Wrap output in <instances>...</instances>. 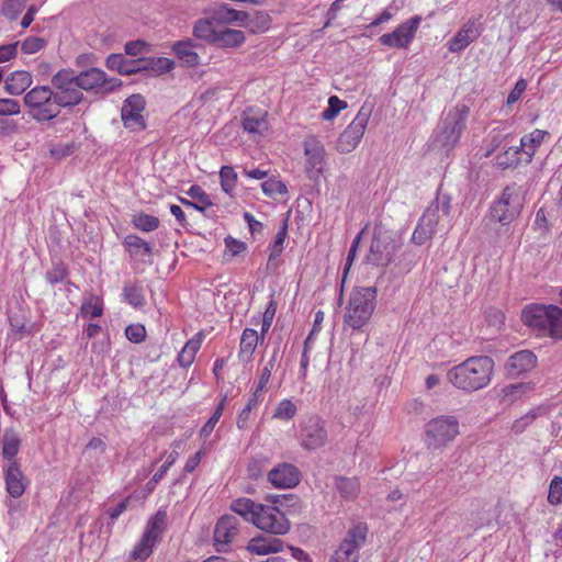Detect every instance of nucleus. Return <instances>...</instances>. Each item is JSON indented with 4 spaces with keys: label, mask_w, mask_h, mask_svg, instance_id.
I'll return each instance as SVG.
<instances>
[{
    "label": "nucleus",
    "mask_w": 562,
    "mask_h": 562,
    "mask_svg": "<svg viewBox=\"0 0 562 562\" xmlns=\"http://www.w3.org/2000/svg\"><path fill=\"white\" fill-rule=\"evenodd\" d=\"M494 373V361L487 356L470 357L447 372V380L457 389L474 392L486 387Z\"/></svg>",
    "instance_id": "f257e3e1"
},
{
    "label": "nucleus",
    "mask_w": 562,
    "mask_h": 562,
    "mask_svg": "<svg viewBox=\"0 0 562 562\" xmlns=\"http://www.w3.org/2000/svg\"><path fill=\"white\" fill-rule=\"evenodd\" d=\"M469 115L470 108L464 103H458L442 113L432 134V147L445 153L451 151L467 130Z\"/></svg>",
    "instance_id": "f03ea898"
},
{
    "label": "nucleus",
    "mask_w": 562,
    "mask_h": 562,
    "mask_svg": "<svg viewBox=\"0 0 562 562\" xmlns=\"http://www.w3.org/2000/svg\"><path fill=\"white\" fill-rule=\"evenodd\" d=\"M521 321L540 337L562 340V308L557 305L528 304L521 312Z\"/></svg>",
    "instance_id": "7ed1b4c3"
},
{
    "label": "nucleus",
    "mask_w": 562,
    "mask_h": 562,
    "mask_svg": "<svg viewBox=\"0 0 562 562\" xmlns=\"http://www.w3.org/2000/svg\"><path fill=\"white\" fill-rule=\"evenodd\" d=\"M375 299L374 286L355 285L346 307L345 324L355 330L367 325L374 312Z\"/></svg>",
    "instance_id": "20e7f679"
},
{
    "label": "nucleus",
    "mask_w": 562,
    "mask_h": 562,
    "mask_svg": "<svg viewBox=\"0 0 562 562\" xmlns=\"http://www.w3.org/2000/svg\"><path fill=\"white\" fill-rule=\"evenodd\" d=\"M29 115L37 123H45L60 114V105L50 86L38 85L29 90L23 98Z\"/></svg>",
    "instance_id": "39448f33"
},
{
    "label": "nucleus",
    "mask_w": 562,
    "mask_h": 562,
    "mask_svg": "<svg viewBox=\"0 0 562 562\" xmlns=\"http://www.w3.org/2000/svg\"><path fill=\"white\" fill-rule=\"evenodd\" d=\"M50 88L60 108H74L83 100V93L79 89L74 69H60L53 75Z\"/></svg>",
    "instance_id": "423d86ee"
},
{
    "label": "nucleus",
    "mask_w": 562,
    "mask_h": 562,
    "mask_svg": "<svg viewBox=\"0 0 562 562\" xmlns=\"http://www.w3.org/2000/svg\"><path fill=\"white\" fill-rule=\"evenodd\" d=\"M459 422L454 416L441 415L425 425V443L428 448L440 449L459 435Z\"/></svg>",
    "instance_id": "0eeeda50"
},
{
    "label": "nucleus",
    "mask_w": 562,
    "mask_h": 562,
    "mask_svg": "<svg viewBox=\"0 0 562 562\" xmlns=\"http://www.w3.org/2000/svg\"><path fill=\"white\" fill-rule=\"evenodd\" d=\"M254 526L265 533L284 536L291 529L286 515L276 505L261 504L254 521Z\"/></svg>",
    "instance_id": "6e6552de"
},
{
    "label": "nucleus",
    "mask_w": 562,
    "mask_h": 562,
    "mask_svg": "<svg viewBox=\"0 0 562 562\" xmlns=\"http://www.w3.org/2000/svg\"><path fill=\"white\" fill-rule=\"evenodd\" d=\"M368 527L366 524H357L349 529L347 536L333 554L330 562H358L359 550L366 542Z\"/></svg>",
    "instance_id": "1a4fd4ad"
},
{
    "label": "nucleus",
    "mask_w": 562,
    "mask_h": 562,
    "mask_svg": "<svg viewBox=\"0 0 562 562\" xmlns=\"http://www.w3.org/2000/svg\"><path fill=\"white\" fill-rule=\"evenodd\" d=\"M299 440L305 450H316L326 445L328 432L325 420L318 415H311L304 418L300 425Z\"/></svg>",
    "instance_id": "9d476101"
},
{
    "label": "nucleus",
    "mask_w": 562,
    "mask_h": 562,
    "mask_svg": "<svg viewBox=\"0 0 562 562\" xmlns=\"http://www.w3.org/2000/svg\"><path fill=\"white\" fill-rule=\"evenodd\" d=\"M370 116L371 109L364 105L361 106L352 122L339 135L336 145L338 151L346 154L357 147L364 134Z\"/></svg>",
    "instance_id": "9b49d317"
},
{
    "label": "nucleus",
    "mask_w": 562,
    "mask_h": 562,
    "mask_svg": "<svg viewBox=\"0 0 562 562\" xmlns=\"http://www.w3.org/2000/svg\"><path fill=\"white\" fill-rule=\"evenodd\" d=\"M521 205L516 188L506 187L501 198L492 205L491 216L502 225H508L519 215Z\"/></svg>",
    "instance_id": "f8f14e48"
},
{
    "label": "nucleus",
    "mask_w": 562,
    "mask_h": 562,
    "mask_svg": "<svg viewBox=\"0 0 562 562\" xmlns=\"http://www.w3.org/2000/svg\"><path fill=\"white\" fill-rule=\"evenodd\" d=\"M451 200L448 195H438L426 209L419 221L437 233L450 226Z\"/></svg>",
    "instance_id": "ddd939ff"
},
{
    "label": "nucleus",
    "mask_w": 562,
    "mask_h": 562,
    "mask_svg": "<svg viewBox=\"0 0 562 562\" xmlns=\"http://www.w3.org/2000/svg\"><path fill=\"white\" fill-rule=\"evenodd\" d=\"M76 78L80 91L111 92L122 85L119 78H106L103 70L94 67L76 71Z\"/></svg>",
    "instance_id": "4468645a"
},
{
    "label": "nucleus",
    "mask_w": 562,
    "mask_h": 562,
    "mask_svg": "<svg viewBox=\"0 0 562 562\" xmlns=\"http://www.w3.org/2000/svg\"><path fill=\"white\" fill-rule=\"evenodd\" d=\"M395 244L386 233H374L366 263L375 267L386 266L394 257Z\"/></svg>",
    "instance_id": "2eb2a0df"
},
{
    "label": "nucleus",
    "mask_w": 562,
    "mask_h": 562,
    "mask_svg": "<svg viewBox=\"0 0 562 562\" xmlns=\"http://www.w3.org/2000/svg\"><path fill=\"white\" fill-rule=\"evenodd\" d=\"M239 532V520L233 515L221 517L214 528L213 544L217 552H227Z\"/></svg>",
    "instance_id": "dca6fc26"
},
{
    "label": "nucleus",
    "mask_w": 562,
    "mask_h": 562,
    "mask_svg": "<svg viewBox=\"0 0 562 562\" xmlns=\"http://www.w3.org/2000/svg\"><path fill=\"white\" fill-rule=\"evenodd\" d=\"M145 100L140 94L128 97L121 109V117L124 126L131 131H143L146 128V121L143 115Z\"/></svg>",
    "instance_id": "f3484780"
},
{
    "label": "nucleus",
    "mask_w": 562,
    "mask_h": 562,
    "mask_svg": "<svg viewBox=\"0 0 562 562\" xmlns=\"http://www.w3.org/2000/svg\"><path fill=\"white\" fill-rule=\"evenodd\" d=\"M420 23L419 16H413L404 23L400 24L393 32L383 34L379 41L381 44L394 47L406 48L413 41L415 32Z\"/></svg>",
    "instance_id": "a211bd4d"
},
{
    "label": "nucleus",
    "mask_w": 562,
    "mask_h": 562,
    "mask_svg": "<svg viewBox=\"0 0 562 562\" xmlns=\"http://www.w3.org/2000/svg\"><path fill=\"white\" fill-rule=\"evenodd\" d=\"M279 537L280 536H272L268 533L257 535L248 541L246 550L250 554L255 555H268L282 552L284 549V542Z\"/></svg>",
    "instance_id": "6ab92c4d"
},
{
    "label": "nucleus",
    "mask_w": 562,
    "mask_h": 562,
    "mask_svg": "<svg viewBox=\"0 0 562 562\" xmlns=\"http://www.w3.org/2000/svg\"><path fill=\"white\" fill-rule=\"evenodd\" d=\"M268 481L276 488H292L300 483V471L290 463H281L268 473Z\"/></svg>",
    "instance_id": "aec40b11"
},
{
    "label": "nucleus",
    "mask_w": 562,
    "mask_h": 562,
    "mask_svg": "<svg viewBox=\"0 0 562 562\" xmlns=\"http://www.w3.org/2000/svg\"><path fill=\"white\" fill-rule=\"evenodd\" d=\"M482 33V27L477 20H469L448 42V49L451 53L463 50L469 44L474 42Z\"/></svg>",
    "instance_id": "412c9836"
},
{
    "label": "nucleus",
    "mask_w": 562,
    "mask_h": 562,
    "mask_svg": "<svg viewBox=\"0 0 562 562\" xmlns=\"http://www.w3.org/2000/svg\"><path fill=\"white\" fill-rule=\"evenodd\" d=\"M537 364V357L531 350H520L508 357L505 369L509 376L516 378L531 371Z\"/></svg>",
    "instance_id": "4be33fe9"
},
{
    "label": "nucleus",
    "mask_w": 562,
    "mask_h": 562,
    "mask_svg": "<svg viewBox=\"0 0 562 562\" xmlns=\"http://www.w3.org/2000/svg\"><path fill=\"white\" fill-rule=\"evenodd\" d=\"M4 91L10 95L23 94L33 83V76L26 70H15L3 79Z\"/></svg>",
    "instance_id": "5701e85b"
},
{
    "label": "nucleus",
    "mask_w": 562,
    "mask_h": 562,
    "mask_svg": "<svg viewBox=\"0 0 562 562\" xmlns=\"http://www.w3.org/2000/svg\"><path fill=\"white\" fill-rule=\"evenodd\" d=\"M4 472L8 493L14 498L20 497L24 493L26 486L25 477L20 465L16 461H12L4 468Z\"/></svg>",
    "instance_id": "b1692460"
},
{
    "label": "nucleus",
    "mask_w": 562,
    "mask_h": 562,
    "mask_svg": "<svg viewBox=\"0 0 562 562\" xmlns=\"http://www.w3.org/2000/svg\"><path fill=\"white\" fill-rule=\"evenodd\" d=\"M125 251L134 260L145 261L153 255V246L137 235H127L123 240Z\"/></svg>",
    "instance_id": "393cba45"
},
{
    "label": "nucleus",
    "mask_w": 562,
    "mask_h": 562,
    "mask_svg": "<svg viewBox=\"0 0 562 562\" xmlns=\"http://www.w3.org/2000/svg\"><path fill=\"white\" fill-rule=\"evenodd\" d=\"M187 194L193 199V201L179 198L180 203L184 206L192 207L203 214H205L210 207L214 206L211 196L198 184L191 186Z\"/></svg>",
    "instance_id": "a878e982"
},
{
    "label": "nucleus",
    "mask_w": 562,
    "mask_h": 562,
    "mask_svg": "<svg viewBox=\"0 0 562 562\" xmlns=\"http://www.w3.org/2000/svg\"><path fill=\"white\" fill-rule=\"evenodd\" d=\"M245 41L246 36L243 31L222 27L217 30L213 45L221 48H234L241 46Z\"/></svg>",
    "instance_id": "bb28decb"
},
{
    "label": "nucleus",
    "mask_w": 562,
    "mask_h": 562,
    "mask_svg": "<svg viewBox=\"0 0 562 562\" xmlns=\"http://www.w3.org/2000/svg\"><path fill=\"white\" fill-rule=\"evenodd\" d=\"M288 236V220H284L282 222V225L280 226L273 243L270 245V255L267 262V269L268 270H277L279 263H280V255L283 251L284 248V241Z\"/></svg>",
    "instance_id": "cd10ccee"
},
{
    "label": "nucleus",
    "mask_w": 562,
    "mask_h": 562,
    "mask_svg": "<svg viewBox=\"0 0 562 562\" xmlns=\"http://www.w3.org/2000/svg\"><path fill=\"white\" fill-rule=\"evenodd\" d=\"M195 47V42L191 38H187L176 42L172 46V50L184 65L193 67L200 61L198 53L194 52Z\"/></svg>",
    "instance_id": "c85d7f7f"
},
{
    "label": "nucleus",
    "mask_w": 562,
    "mask_h": 562,
    "mask_svg": "<svg viewBox=\"0 0 562 562\" xmlns=\"http://www.w3.org/2000/svg\"><path fill=\"white\" fill-rule=\"evenodd\" d=\"M306 155V169L310 178L318 177L323 171L324 165V148L314 144L305 147Z\"/></svg>",
    "instance_id": "c756f323"
},
{
    "label": "nucleus",
    "mask_w": 562,
    "mask_h": 562,
    "mask_svg": "<svg viewBox=\"0 0 562 562\" xmlns=\"http://www.w3.org/2000/svg\"><path fill=\"white\" fill-rule=\"evenodd\" d=\"M261 503H256L248 497H239L231 503L229 508L243 517L247 522L254 525L256 516L259 512Z\"/></svg>",
    "instance_id": "7c9ffc66"
},
{
    "label": "nucleus",
    "mask_w": 562,
    "mask_h": 562,
    "mask_svg": "<svg viewBox=\"0 0 562 562\" xmlns=\"http://www.w3.org/2000/svg\"><path fill=\"white\" fill-rule=\"evenodd\" d=\"M248 18L249 14L247 12L235 10L229 8L227 4L218 5L212 15V20L226 23H237L240 26L251 24L246 22Z\"/></svg>",
    "instance_id": "2f4dec72"
},
{
    "label": "nucleus",
    "mask_w": 562,
    "mask_h": 562,
    "mask_svg": "<svg viewBox=\"0 0 562 562\" xmlns=\"http://www.w3.org/2000/svg\"><path fill=\"white\" fill-rule=\"evenodd\" d=\"M261 340L257 330L252 328H246L243 331L240 338L239 353L238 357L243 362H249L252 355Z\"/></svg>",
    "instance_id": "473e14b6"
},
{
    "label": "nucleus",
    "mask_w": 562,
    "mask_h": 562,
    "mask_svg": "<svg viewBox=\"0 0 562 562\" xmlns=\"http://www.w3.org/2000/svg\"><path fill=\"white\" fill-rule=\"evenodd\" d=\"M546 135H548L547 132L541 131V130H535L530 134L521 137L520 148L525 155L524 162L529 164L532 160V157H533L537 148L540 147Z\"/></svg>",
    "instance_id": "72a5a7b5"
},
{
    "label": "nucleus",
    "mask_w": 562,
    "mask_h": 562,
    "mask_svg": "<svg viewBox=\"0 0 562 562\" xmlns=\"http://www.w3.org/2000/svg\"><path fill=\"white\" fill-rule=\"evenodd\" d=\"M167 526V512L159 509L154 516H151L145 527L144 533L157 543L160 541L162 533Z\"/></svg>",
    "instance_id": "f704fd0d"
},
{
    "label": "nucleus",
    "mask_w": 562,
    "mask_h": 562,
    "mask_svg": "<svg viewBox=\"0 0 562 562\" xmlns=\"http://www.w3.org/2000/svg\"><path fill=\"white\" fill-rule=\"evenodd\" d=\"M263 396L265 392L259 391L257 389L254 390L246 406L240 411V413L237 416L236 425L239 429H246L248 427L250 420V413L252 409L259 406V404L263 401Z\"/></svg>",
    "instance_id": "c9c22d12"
},
{
    "label": "nucleus",
    "mask_w": 562,
    "mask_h": 562,
    "mask_svg": "<svg viewBox=\"0 0 562 562\" xmlns=\"http://www.w3.org/2000/svg\"><path fill=\"white\" fill-rule=\"evenodd\" d=\"M202 340H203V334L198 333L189 341H187V344L184 345V347L182 348V350L180 351V353L178 356V361L181 367L186 368V367H189L192 364L196 352L201 348Z\"/></svg>",
    "instance_id": "e433bc0d"
},
{
    "label": "nucleus",
    "mask_w": 562,
    "mask_h": 562,
    "mask_svg": "<svg viewBox=\"0 0 562 562\" xmlns=\"http://www.w3.org/2000/svg\"><path fill=\"white\" fill-rule=\"evenodd\" d=\"M217 30L212 19H199L193 24L192 33L198 40L213 45Z\"/></svg>",
    "instance_id": "4c0bfd02"
},
{
    "label": "nucleus",
    "mask_w": 562,
    "mask_h": 562,
    "mask_svg": "<svg viewBox=\"0 0 562 562\" xmlns=\"http://www.w3.org/2000/svg\"><path fill=\"white\" fill-rule=\"evenodd\" d=\"M335 486L340 496L347 501H353L360 493V484L357 477H337Z\"/></svg>",
    "instance_id": "58836bf2"
},
{
    "label": "nucleus",
    "mask_w": 562,
    "mask_h": 562,
    "mask_svg": "<svg viewBox=\"0 0 562 562\" xmlns=\"http://www.w3.org/2000/svg\"><path fill=\"white\" fill-rule=\"evenodd\" d=\"M80 313L83 317L95 318L103 313V301L95 294H86L82 300Z\"/></svg>",
    "instance_id": "ea45409f"
},
{
    "label": "nucleus",
    "mask_w": 562,
    "mask_h": 562,
    "mask_svg": "<svg viewBox=\"0 0 562 562\" xmlns=\"http://www.w3.org/2000/svg\"><path fill=\"white\" fill-rule=\"evenodd\" d=\"M21 440L13 430H5L2 440V457L11 463L20 450Z\"/></svg>",
    "instance_id": "a19ab883"
},
{
    "label": "nucleus",
    "mask_w": 562,
    "mask_h": 562,
    "mask_svg": "<svg viewBox=\"0 0 562 562\" xmlns=\"http://www.w3.org/2000/svg\"><path fill=\"white\" fill-rule=\"evenodd\" d=\"M156 546V541L143 535L130 554L131 560L134 562H145Z\"/></svg>",
    "instance_id": "79ce46f5"
},
{
    "label": "nucleus",
    "mask_w": 562,
    "mask_h": 562,
    "mask_svg": "<svg viewBox=\"0 0 562 562\" xmlns=\"http://www.w3.org/2000/svg\"><path fill=\"white\" fill-rule=\"evenodd\" d=\"M140 64L144 70L153 71L155 75L168 72L173 67V61L167 57L142 58Z\"/></svg>",
    "instance_id": "37998d69"
},
{
    "label": "nucleus",
    "mask_w": 562,
    "mask_h": 562,
    "mask_svg": "<svg viewBox=\"0 0 562 562\" xmlns=\"http://www.w3.org/2000/svg\"><path fill=\"white\" fill-rule=\"evenodd\" d=\"M278 357H279V350L274 349L272 351V355L269 358V360L265 363L263 368L260 370L258 383L255 389L266 393V389L271 379L272 371L276 368Z\"/></svg>",
    "instance_id": "c03bdc74"
},
{
    "label": "nucleus",
    "mask_w": 562,
    "mask_h": 562,
    "mask_svg": "<svg viewBox=\"0 0 562 562\" xmlns=\"http://www.w3.org/2000/svg\"><path fill=\"white\" fill-rule=\"evenodd\" d=\"M159 218L146 213H138L133 216L132 224L136 229L150 233L159 227Z\"/></svg>",
    "instance_id": "a18cd8bd"
},
{
    "label": "nucleus",
    "mask_w": 562,
    "mask_h": 562,
    "mask_svg": "<svg viewBox=\"0 0 562 562\" xmlns=\"http://www.w3.org/2000/svg\"><path fill=\"white\" fill-rule=\"evenodd\" d=\"M498 164L505 168L516 166L524 161L525 155L520 146H512L497 157Z\"/></svg>",
    "instance_id": "49530a36"
},
{
    "label": "nucleus",
    "mask_w": 562,
    "mask_h": 562,
    "mask_svg": "<svg viewBox=\"0 0 562 562\" xmlns=\"http://www.w3.org/2000/svg\"><path fill=\"white\" fill-rule=\"evenodd\" d=\"M296 413V405L291 400L284 398L277 405L272 417L279 420L288 422L292 419Z\"/></svg>",
    "instance_id": "de8ad7c7"
},
{
    "label": "nucleus",
    "mask_w": 562,
    "mask_h": 562,
    "mask_svg": "<svg viewBox=\"0 0 562 562\" xmlns=\"http://www.w3.org/2000/svg\"><path fill=\"white\" fill-rule=\"evenodd\" d=\"M125 301L134 307H140L145 303L143 289L136 283H132L124 288L123 292Z\"/></svg>",
    "instance_id": "09e8293b"
},
{
    "label": "nucleus",
    "mask_w": 562,
    "mask_h": 562,
    "mask_svg": "<svg viewBox=\"0 0 562 562\" xmlns=\"http://www.w3.org/2000/svg\"><path fill=\"white\" fill-rule=\"evenodd\" d=\"M221 186L223 191L232 193L236 187L237 173L232 166H223L220 171Z\"/></svg>",
    "instance_id": "8fccbe9b"
},
{
    "label": "nucleus",
    "mask_w": 562,
    "mask_h": 562,
    "mask_svg": "<svg viewBox=\"0 0 562 562\" xmlns=\"http://www.w3.org/2000/svg\"><path fill=\"white\" fill-rule=\"evenodd\" d=\"M548 503L552 506L562 504V476L554 475L549 484Z\"/></svg>",
    "instance_id": "3c124183"
},
{
    "label": "nucleus",
    "mask_w": 562,
    "mask_h": 562,
    "mask_svg": "<svg viewBox=\"0 0 562 562\" xmlns=\"http://www.w3.org/2000/svg\"><path fill=\"white\" fill-rule=\"evenodd\" d=\"M263 193L270 198L284 195L288 192L286 186L277 178H269L261 183Z\"/></svg>",
    "instance_id": "603ef678"
},
{
    "label": "nucleus",
    "mask_w": 562,
    "mask_h": 562,
    "mask_svg": "<svg viewBox=\"0 0 562 562\" xmlns=\"http://www.w3.org/2000/svg\"><path fill=\"white\" fill-rule=\"evenodd\" d=\"M226 398L224 397L213 412L212 416L209 418V420L204 424V426L201 428L200 435L203 438H207L212 431L214 430L216 424L218 423L220 418L223 415L224 406H225Z\"/></svg>",
    "instance_id": "864d4df0"
},
{
    "label": "nucleus",
    "mask_w": 562,
    "mask_h": 562,
    "mask_svg": "<svg viewBox=\"0 0 562 562\" xmlns=\"http://www.w3.org/2000/svg\"><path fill=\"white\" fill-rule=\"evenodd\" d=\"M493 515L488 509H480L476 513H472L469 518V524L474 529H481L492 525Z\"/></svg>",
    "instance_id": "5fc2aeb1"
},
{
    "label": "nucleus",
    "mask_w": 562,
    "mask_h": 562,
    "mask_svg": "<svg viewBox=\"0 0 562 562\" xmlns=\"http://www.w3.org/2000/svg\"><path fill=\"white\" fill-rule=\"evenodd\" d=\"M436 233L431 231L428 226H425L424 223L418 221L417 226L415 227L413 235H412V243L422 246L429 241Z\"/></svg>",
    "instance_id": "6e6d98bb"
},
{
    "label": "nucleus",
    "mask_w": 562,
    "mask_h": 562,
    "mask_svg": "<svg viewBox=\"0 0 562 562\" xmlns=\"http://www.w3.org/2000/svg\"><path fill=\"white\" fill-rule=\"evenodd\" d=\"M243 127L249 134H261L267 128V122L263 117L246 115L243 117Z\"/></svg>",
    "instance_id": "4d7b16f0"
},
{
    "label": "nucleus",
    "mask_w": 562,
    "mask_h": 562,
    "mask_svg": "<svg viewBox=\"0 0 562 562\" xmlns=\"http://www.w3.org/2000/svg\"><path fill=\"white\" fill-rule=\"evenodd\" d=\"M247 23H251L250 25H245L246 27H250L252 32H263L268 30L270 25V16L266 12H256L252 18H248Z\"/></svg>",
    "instance_id": "13d9d810"
},
{
    "label": "nucleus",
    "mask_w": 562,
    "mask_h": 562,
    "mask_svg": "<svg viewBox=\"0 0 562 562\" xmlns=\"http://www.w3.org/2000/svg\"><path fill=\"white\" fill-rule=\"evenodd\" d=\"M345 108H347V103L345 101L340 100L336 95H331L328 99L327 109L322 113V117L326 121H330Z\"/></svg>",
    "instance_id": "bf43d9fd"
},
{
    "label": "nucleus",
    "mask_w": 562,
    "mask_h": 562,
    "mask_svg": "<svg viewBox=\"0 0 562 562\" xmlns=\"http://www.w3.org/2000/svg\"><path fill=\"white\" fill-rule=\"evenodd\" d=\"M21 113L20 102L15 99L0 98V116H11Z\"/></svg>",
    "instance_id": "052dcab7"
},
{
    "label": "nucleus",
    "mask_w": 562,
    "mask_h": 562,
    "mask_svg": "<svg viewBox=\"0 0 562 562\" xmlns=\"http://www.w3.org/2000/svg\"><path fill=\"white\" fill-rule=\"evenodd\" d=\"M126 338L134 344H139L146 338V329L142 324H131L125 328Z\"/></svg>",
    "instance_id": "680f3d73"
},
{
    "label": "nucleus",
    "mask_w": 562,
    "mask_h": 562,
    "mask_svg": "<svg viewBox=\"0 0 562 562\" xmlns=\"http://www.w3.org/2000/svg\"><path fill=\"white\" fill-rule=\"evenodd\" d=\"M224 241L226 247V256L236 257L239 254L246 251L247 249V245L244 241L233 238L231 236L226 237Z\"/></svg>",
    "instance_id": "e2e57ef3"
},
{
    "label": "nucleus",
    "mask_w": 562,
    "mask_h": 562,
    "mask_svg": "<svg viewBox=\"0 0 562 562\" xmlns=\"http://www.w3.org/2000/svg\"><path fill=\"white\" fill-rule=\"evenodd\" d=\"M45 46V40L42 37L31 36L22 42V50L25 54H35Z\"/></svg>",
    "instance_id": "0e129e2a"
},
{
    "label": "nucleus",
    "mask_w": 562,
    "mask_h": 562,
    "mask_svg": "<svg viewBox=\"0 0 562 562\" xmlns=\"http://www.w3.org/2000/svg\"><path fill=\"white\" fill-rule=\"evenodd\" d=\"M526 390H528V385L524 383L507 385L502 390L503 398L512 402L520 396Z\"/></svg>",
    "instance_id": "69168bd1"
},
{
    "label": "nucleus",
    "mask_w": 562,
    "mask_h": 562,
    "mask_svg": "<svg viewBox=\"0 0 562 562\" xmlns=\"http://www.w3.org/2000/svg\"><path fill=\"white\" fill-rule=\"evenodd\" d=\"M361 236H362V232H360L352 240V244H351V247L349 249V252H348V256H347V260H346V265H345V268H344V274H342V280L341 281H346V278H347V274H348V271L355 260V257H356V254H357V249L360 245V240H361Z\"/></svg>",
    "instance_id": "338daca9"
},
{
    "label": "nucleus",
    "mask_w": 562,
    "mask_h": 562,
    "mask_svg": "<svg viewBox=\"0 0 562 562\" xmlns=\"http://www.w3.org/2000/svg\"><path fill=\"white\" fill-rule=\"evenodd\" d=\"M25 0H7L3 7V14L10 19H14L15 15L22 11Z\"/></svg>",
    "instance_id": "774afa93"
}]
</instances>
